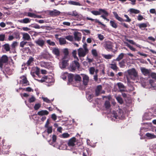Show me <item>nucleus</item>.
<instances>
[{
	"label": "nucleus",
	"mask_w": 156,
	"mask_h": 156,
	"mask_svg": "<svg viewBox=\"0 0 156 156\" xmlns=\"http://www.w3.org/2000/svg\"><path fill=\"white\" fill-rule=\"evenodd\" d=\"M40 64L41 67L48 69H49L51 67V63L50 62L42 61L40 62Z\"/></svg>",
	"instance_id": "nucleus-10"
},
{
	"label": "nucleus",
	"mask_w": 156,
	"mask_h": 156,
	"mask_svg": "<svg viewBox=\"0 0 156 156\" xmlns=\"http://www.w3.org/2000/svg\"><path fill=\"white\" fill-rule=\"evenodd\" d=\"M31 20L28 18H26L20 21V22L22 23H27L30 22Z\"/></svg>",
	"instance_id": "nucleus-28"
},
{
	"label": "nucleus",
	"mask_w": 156,
	"mask_h": 156,
	"mask_svg": "<svg viewBox=\"0 0 156 156\" xmlns=\"http://www.w3.org/2000/svg\"><path fill=\"white\" fill-rule=\"evenodd\" d=\"M99 10L101 11L102 13H104V14L102 15L101 16V17L103 18L105 20H106L108 21L109 20V19H107L106 17L108 16V13L106 11L105 9H100Z\"/></svg>",
	"instance_id": "nucleus-8"
},
{
	"label": "nucleus",
	"mask_w": 156,
	"mask_h": 156,
	"mask_svg": "<svg viewBox=\"0 0 156 156\" xmlns=\"http://www.w3.org/2000/svg\"><path fill=\"white\" fill-rule=\"evenodd\" d=\"M116 99L118 101V102L120 104H122L123 103V101L122 98L120 96H117L116 98Z\"/></svg>",
	"instance_id": "nucleus-41"
},
{
	"label": "nucleus",
	"mask_w": 156,
	"mask_h": 156,
	"mask_svg": "<svg viewBox=\"0 0 156 156\" xmlns=\"http://www.w3.org/2000/svg\"><path fill=\"white\" fill-rule=\"evenodd\" d=\"M22 82L23 84H24V86L29 85V82L27 80L26 77L24 76L22 80Z\"/></svg>",
	"instance_id": "nucleus-29"
},
{
	"label": "nucleus",
	"mask_w": 156,
	"mask_h": 156,
	"mask_svg": "<svg viewBox=\"0 0 156 156\" xmlns=\"http://www.w3.org/2000/svg\"><path fill=\"white\" fill-rule=\"evenodd\" d=\"M72 55L74 58L77 61H79L78 58L76 56V50H73L72 52Z\"/></svg>",
	"instance_id": "nucleus-46"
},
{
	"label": "nucleus",
	"mask_w": 156,
	"mask_h": 156,
	"mask_svg": "<svg viewBox=\"0 0 156 156\" xmlns=\"http://www.w3.org/2000/svg\"><path fill=\"white\" fill-rule=\"evenodd\" d=\"M128 73L129 75H133L135 77H136L137 75V73L134 68L128 70Z\"/></svg>",
	"instance_id": "nucleus-12"
},
{
	"label": "nucleus",
	"mask_w": 156,
	"mask_h": 156,
	"mask_svg": "<svg viewBox=\"0 0 156 156\" xmlns=\"http://www.w3.org/2000/svg\"><path fill=\"white\" fill-rule=\"evenodd\" d=\"M151 76L152 78L156 80V73H152L151 74Z\"/></svg>",
	"instance_id": "nucleus-63"
},
{
	"label": "nucleus",
	"mask_w": 156,
	"mask_h": 156,
	"mask_svg": "<svg viewBox=\"0 0 156 156\" xmlns=\"http://www.w3.org/2000/svg\"><path fill=\"white\" fill-rule=\"evenodd\" d=\"M83 83L84 85H87L89 81V77L87 75L83 74Z\"/></svg>",
	"instance_id": "nucleus-14"
},
{
	"label": "nucleus",
	"mask_w": 156,
	"mask_h": 156,
	"mask_svg": "<svg viewBox=\"0 0 156 156\" xmlns=\"http://www.w3.org/2000/svg\"><path fill=\"white\" fill-rule=\"evenodd\" d=\"M41 104L39 103H37L35 104L34 107V109L35 110H38L41 107Z\"/></svg>",
	"instance_id": "nucleus-52"
},
{
	"label": "nucleus",
	"mask_w": 156,
	"mask_h": 156,
	"mask_svg": "<svg viewBox=\"0 0 156 156\" xmlns=\"http://www.w3.org/2000/svg\"><path fill=\"white\" fill-rule=\"evenodd\" d=\"M143 19H144V18L141 15H139L137 17V20L139 21H141L143 20Z\"/></svg>",
	"instance_id": "nucleus-64"
},
{
	"label": "nucleus",
	"mask_w": 156,
	"mask_h": 156,
	"mask_svg": "<svg viewBox=\"0 0 156 156\" xmlns=\"http://www.w3.org/2000/svg\"><path fill=\"white\" fill-rule=\"evenodd\" d=\"M69 60V57H63L62 58V61L61 62L62 66H60L61 68H65L68 65V62Z\"/></svg>",
	"instance_id": "nucleus-5"
},
{
	"label": "nucleus",
	"mask_w": 156,
	"mask_h": 156,
	"mask_svg": "<svg viewBox=\"0 0 156 156\" xmlns=\"http://www.w3.org/2000/svg\"><path fill=\"white\" fill-rule=\"evenodd\" d=\"M112 116L113 117L116 119H119L122 116L123 114V112L122 110H120L118 112L115 111H113L112 113Z\"/></svg>",
	"instance_id": "nucleus-6"
},
{
	"label": "nucleus",
	"mask_w": 156,
	"mask_h": 156,
	"mask_svg": "<svg viewBox=\"0 0 156 156\" xmlns=\"http://www.w3.org/2000/svg\"><path fill=\"white\" fill-rule=\"evenodd\" d=\"M68 14L73 16L76 17L77 18H79L80 17V15L79 14L76 10L72 12H69Z\"/></svg>",
	"instance_id": "nucleus-15"
},
{
	"label": "nucleus",
	"mask_w": 156,
	"mask_h": 156,
	"mask_svg": "<svg viewBox=\"0 0 156 156\" xmlns=\"http://www.w3.org/2000/svg\"><path fill=\"white\" fill-rule=\"evenodd\" d=\"M62 136L63 138H66L69 136V135L68 133H65L62 134Z\"/></svg>",
	"instance_id": "nucleus-60"
},
{
	"label": "nucleus",
	"mask_w": 156,
	"mask_h": 156,
	"mask_svg": "<svg viewBox=\"0 0 156 156\" xmlns=\"http://www.w3.org/2000/svg\"><path fill=\"white\" fill-rule=\"evenodd\" d=\"M5 38V34H0V41H3Z\"/></svg>",
	"instance_id": "nucleus-61"
},
{
	"label": "nucleus",
	"mask_w": 156,
	"mask_h": 156,
	"mask_svg": "<svg viewBox=\"0 0 156 156\" xmlns=\"http://www.w3.org/2000/svg\"><path fill=\"white\" fill-rule=\"evenodd\" d=\"M4 49L6 51H9L10 50V47L9 44H4L3 46Z\"/></svg>",
	"instance_id": "nucleus-36"
},
{
	"label": "nucleus",
	"mask_w": 156,
	"mask_h": 156,
	"mask_svg": "<svg viewBox=\"0 0 156 156\" xmlns=\"http://www.w3.org/2000/svg\"><path fill=\"white\" fill-rule=\"evenodd\" d=\"M129 11L131 13H133L136 14L140 13V11L139 10L133 8L130 9L129 10Z\"/></svg>",
	"instance_id": "nucleus-34"
},
{
	"label": "nucleus",
	"mask_w": 156,
	"mask_h": 156,
	"mask_svg": "<svg viewBox=\"0 0 156 156\" xmlns=\"http://www.w3.org/2000/svg\"><path fill=\"white\" fill-rule=\"evenodd\" d=\"M36 100V98L35 97L32 96L28 100V102L30 103H31L32 102H34Z\"/></svg>",
	"instance_id": "nucleus-51"
},
{
	"label": "nucleus",
	"mask_w": 156,
	"mask_h": 156,
	"mask_svg": "<svg viewBox=\"0 0 156 156\" xmlns=\"http://www.w3.org/2000/svg\"><path fill=\"white\" fill-rule=\"evenodd\" d=\"M63 52L64 55L63 57H69L68 55L69 54V51L68 49L67 48H65L64 49Z\"/></svg>",
	"instance_id": "nucleus-43"
},
{
	"label": "nucleus",
	"mask_w": 156,
	"mask_h": 156,
	"mask_svg": "<svg viewBox=\"0 0 156 156\" xmlns=\"http://www.w3.org/2000/svg\"><path fill=\"white\" fill-rule=\"evenodd\" d=\"M52 53L55 55L56 57H59L60 56V51L58 48H54L52 50Z\"/></svg>",
	"instance_id": "nucleus-19"
},
{
	"label": "nucleus",
	"mask_w": 156,
	"mask_h": 156,
	"mask_svg": "<svg viewBox=\"0 0 156 156\" xmlns=\"http://www.w3.org/2000/svg\"><path fill=\"white\" fill-rule=\"evenodd\" d=\"M60 13V12L56 9H54L53 11H49V15L52 16L59 15Z\"/></svg>",
	"instance_id": "nucleus-11"
},
{
	"label": "nucleus",
	"mask_w": 156,
	"mask_h": 156,
	"mask_svg": "<svg viewBox=\"0 0 156 156\" xmlns=\"http://www.w3.org/2000/svg\"><path fill=\"white\" fill-rule=\"evenodd\" d=\"M110 25L113 28L116 29L118 27V24L117 23H115V20H110Z\"/></svg>",
	"instance_id": "nucleus-25"
},
{
	"label": "nucleus",
	"mask_w": 156,
	"mask_h": 156,
	"mask_svg": "<svg viewBox=\"0 0 156 156\" xmlns=\"http://www.w3.org/2000/svg\"><path fill=\"white\" fill-rule=\"evenodd\" d=\"M74 79L76 81H80L81 80V78L80 76L79 75L76 74L74 76Z\"/></svg>",
	"instance_id": "nucleus-44"
},
{
	"label": "nucleus",
	"mask_w": 156,
	"mask_h": 156,
	"mask_svg": "<svg viewBox=\"0 0 156 156\" xmlns=\"http://www.w3.org/2000/svg\"><path fill=\"white\" fill-rule=\"evenodd\" d=\"M86 19L87 20H91L92 21H93L94 20L95 23H98L99 24L102 25L104 27H106V25L105 24H104L103 23H101V22H100L99 20H98L97 19H94L92 18H90L87 17H86Z\"/></svg>",
	"instance_id": "nucleus-17"
},
{
	"label": "nucleus",
	"mask_w": 156,
	"mask_h": 156,
	"mask_svg": "<svg viewBox=\"0 0 156 156\" xmlns=\"http://www.w3.org/2000/svg\"><path fill=\"white\" fill-rule=\"evenodd\" d=\"M47 76H44L43 77H42L41 80L36 79L38 81L40 82L41 83H43L44 82H48V81L47 80Z\"/></svg>",
	"instance_id": "nucleus-40"
},
{
	"label": "nucleus",
	"mask_w": 156,
	"mask_h": 156,
	"mask_svg": "<svg viewBox=\"0 0 156 156\" xmlns=\"http://www.w3.org/2000/svg\"><path fill=\"white\" fill-rule=\"evenodd\" d=\"M50 57V55L48 53H43L40 56L41 58L45 59H48Z\"/></svg>",
	"instance_id": "nucleus-26"
},
{
	"label": "nucleus",
	"mask_w": 156,
	"mask_h": 156,
	"mask_svg": "<svg viewBox=\"0 0 156 156\" xmlns=\"http://www.w3.org/2000/svg\"><path fill=\"white\" fill-rule=\"evenodd\" d=\"M35 74H36L37 76H39L40 74V69L38 67H36V69L35 72Z\"/></svg>",
	"instance_id": "nucleus-59"
},
{
	"label": "nucleus",
	"mask_w": 156,
	"mask_h": 156,
	"mask_svg": "<svg viewBox=\"0 0 156 156\" xmlns=\"http://www.w3.org/2000/svg\"><path fill=\"white\" fill-rule=\"evenodd\" d=\"M74 75L73 74H69L68 75V81L69 83L71 82L73 79Z\"/></svg>",
	"instance_id": "nucleus-37"
},
{
	"label": "nucleus",
	"mask_w": 156,
	"mask_h": 156,
	"mask_svg": "<svg viewBox=\"0 0 156 156\" xmlns=\"http://www.w3.org/2000/svg\"><path fill=\"white\" fill-rule=\"evenodd\" d=\"M78 61L77 60L73 61L70 64V69L72 71H74L77 69L78 70L80 67L79 63L78 62Z\"/></svg>",
	"instance_id": "nucleus-3"
},
{
	"label": "nucleus",
	"mask_w": 156,
	"mask_h": 156,
	"mask_svg": "<svg viewBox=\"0 0 156 156\" xmlns=\"http://www.w3.org/2000/svg\"><path fill=\"white\" fill-rule=\"evenodd\" d=\"M76 139L75 137H73L70 139L68 143V145L69 147L72 148L75 146V143L76 142Z\"/></svg>",
	"instance_id": "nucleus-9"
},
{
	"label": "nucleus",
	"mask_w": 156,
	"mask_h": 156,
	"mask_svg": "<svg viewBox=\"0 0 156 156\" xmlns=\"http://www.w3.org/2000/svg\"><path fill=\"white\" fill-rule=\"evenodd\" d=\"M49 114L48 112L46 110H42L37 112V114L39 115L43 116L44 115H47Z\"/></svg>",
	"instance_id": "nucleus-23"
},
{
	"label": "nucleus",
	"mask_w": 156,
	"mask_h": 156,
	"mask_svg": "<svg viewBox=\"0 0 156 156\" xmlns=\"http://www.w3.org/2000/svg\"><path fill=\"white\" fill-rule=\"evenodd\" d=\"M60 44L61 45L65 44L66 43V41L64 38L60 37L58 38Z\"/></svg>",
	"instance_id": "nucleus-35"
},
{
	"label": "nucleus",
	"mask_w": 156,
	"mask_h": 156,
	"mask_svg": "<svg viewBox=\"0 0 156 156\" xmlns=\"http://www.w3.org/2000/svg\"><path fill=\"white\" fill-rule=\"evenodd\" d=\"M43 100L45 102L48 103H50V101L47 98H43Z\"/></svg>",
	"instance_id": "nucleus-62"
},
{
	"label": "nucleus",
	"mask_w": 156,
	"mask_h": 156,
	"mask_svg": "<svg viewBox=\"0 0 156 156\" xmlns=\"http://www.w3.org/2000/svg\"><path fill=\"white\" fill-rule=\"evenodd\" d=\"M146 136L149 139H152L156 137V136L153 134L147 133L146 134Z\"/></svg>",
	"instance_id": "nucleus-32"
},
{
	"label": "nucleus",
	"mask_w": 156,
	"mask_h": 156,
	"mask_svg": "<svg viewBox=\"0 0 156 156\" xmlns=\"http://www.w3.org/2000/svg\"><path fill=\"white\" fill-rule=\"evenodd\" d=\"M35 42L39 46L42 47L44 44L45 42L43 40L38 39L35 41Z\"/></svg>",
	"instance_id": "nucleus-18"
},
{
	"label": "nucleus",
	"mask_w": 156,
	"mask_h": 156,
	"mask_svg": "<svg viewBox=\"0 0 156 156\" xmlns=\"http://www.w3.org/2000/svg\"><path fill=\"white\" fill-rule=\"evenodd\" d=\"M126 46H127L128 47H129L130 49L132 50L133 51H136V49L134 48L132 46L130 45L129 44H128V43H126Z\"/></svg>",
	"instance_id": "nucleus-55"
},
{
	"label": "nucleus",
	"mask_w": 156,
	"mask_h": 156,
	"mask_svg": "<svg viewBox=\"0 0 156 156\" xmlns=\"http://www.w3.org/2000/svg\"><path fill=\"white\" fill-rule=\"evenodd\" d=\"M47 43L49 45L51 46H55V44L54 41H52L50 40H48L46 41Z\"/></svg>",
	"instance_id": "nucleus-45"
},
{
	"label": "nucleus",
	"mask_w": 156,
	"mask_h": 156,
	"mask_svg": "<svg viewBox=\"0 0 156 156\" xmlns=\"http://www.w3.org/2000/svg\"><path fill=\"white\" fill-rule=\"evenodd\" d=\"M102 89V87L101 85H98L97 86L95 90V95L96 97H98L99 95L101 93H103L105 91L101 93V90Z\"/></svg>",
	"instance_id": "nucleus-7"
},
{
	"label": "nucleus",
	"mask_w": 156,
	"mask_h": 156,
	"mask_svg": "<svg viewBox=\"0 0 156 156\" xmlns=\"http://www.w3.org/2000/svg\"><path fill=\"white\" fill-rule=\"evenodd\" d=\"M117 85L118 86L119 88V89L120 92H122L125 91L124 89L125 87L124 85L122 83L120 82L118 83H117Z\"/></svg>",
	"instance_id": "nucleus-21"
},
{
	"label": "nucleus",
	"mask_w": 156,
	"mask_h": 156,
	"mask_svg": "<svg viewBox=\"0 0 156 156\" xmlns=\"http://www.w3.org/2000/svg\"><path fill=\"white\" fill-rule=\"evenodd\" d=\"M23 38L24 40L29 41L31 39L30 35L27 33H23Z\"/></svg>",
	"instance_id": "nucleus-24"
},
{
	"label": "nucleus",
	"mask_w": 156,
	"mask_h": 156,
	"mask_svg": "<svg viewBox=\"0 0 156 156\" xmlns=\"http://www.w3.org/2000/svg\"><path fill=\"white\" fill-rule=\"evenodd\" d=\"M69 3L71 5H75L81 6V4L79 2L74 1H70L69 2Z\"/></svg>",
	"instance_id": "nucleus-33"
},
{
	"label": "nucleus",
	"mask_w": 156,
	"mask_h": 156,
	"mask_svg": "<svg viewBox=\"0 0 156 156\" xmlns=\"http://www.w3.org/2000/svg\"><path fill=\"white\" fill-rule=\"evenodd\" d=\"M113 13L115 19L120 22L125 21L127 22H130L131 21V20L129 18L128 15L126 14H125L124 16L126 18V19L124 20L122 18L119 16L118 14L116 12H113Z\"/></svg>",
	"instance_id": "nucleus-2"
},
{
	"label": "nucleus",
	"mask_w": 156,
	"mask_h": 156,
	"mask_svg": "<svg viewBox=\"0 0 156 156\" xmlns=\"http://www.w3.org/2000/svg\"><path fill=\"white\" fill-rule=\"evenodd\" d=\"M18 45V43L17 41H14L11 45V47L12 49H14Z\"/></svg>",
	"instance_id": "nucleus-49"
},
{
	"label": "nucleus",
	"mask_w": 156,
	"mask_h": 156,
	"mask_svg": "<svg viewBox=\"0 0 156 156\" xmlns=\"http://www.w3.org/2000/svg\"><path fill=\"white\" fill-rule=\"evenodd\" d=\"M26 16L29 17H34V18L35 16L36 15L34 13L28 12L27 13V15H26Z\"/></svg>",
	"instance_id": "nucleus-54"
},
{
	"label": "nucleus",
	"mask_w": 156,
	"mask_h": 156,
	"mask_svg": "<svg viewBox=\"0 0 156 156\" xmlns=\"http://www.w3.org/2000/svg\"><path fill=\"white\" fill-rule=\"evenodd\" d=\"M125 61L123 59L122 61L119 62V66L120 68H124L125 66Z\"/></svg>",
	"instance_id": "nucleus-39"
},
{
	"label": "nucleus",
	"mask_w": 156,
	"mask_h": 156,
	"mask_svg": "<svg viewBox=\"0 0 156 156\" xmlns=\"http://www.w3.org/2000/svg\"><path fill=\"white\" fill-rule=\"evenodd\" d=\"M34 61V58L31 56L30 57V58L27 61V62L25 64V65H26L27 66H30L31 64L33 63Z\"/></svg>",
	"instance_id": "nucleus-22"
},
{
	"label": "nucleus",
	"mask_w": 156,
	"mask_h": 156,
	"mask_svg": "<svg viewBox=\"0 0 156 156\" xmlns=\"http://www.w3.org/2000/svg\"><path fill=\"white\" fill-rule=\"evenodd\" d=\"M78 51V55L80 58L81 57H84L88 52V51H87V49H85V50L81 48H79Z\"/></svg>",
	"instance_id": "nucleus-4"
},
{
	"label": "nucleus",
	"mask_w": 156,
	"mask_h": 156,
	"mask_svg": "<svg viewBox=\"0 0 156 156\" xmlns=\"http://www.w3.org/2000/svg\"><path fill=\"white\" fill-rule=\"evenodd\" d=\"M124 54L122 53H120L118 56V57L115 60L116 61H119L122 60L124 57Z\"/></svg>",
	"instance_id": "nucleus-31"
},
{
	"label": "nucleus",
	"mask_w": 156,
	"mask_h": 156,
	"mask_svg": "<svg viewBox=\"0 0 156 156\" xmlns=\"http://www.w3.org/2000/svg\"><path fill=\"white\" fill-rule=\"evenodd\" d=\"M104 105L106 109H109L111 107L110 102L108 101H106Z\"/></svg>",
	"instance_id": "nucleus-42"
},
{
	"label": "nucleus",
	"mask_w": 156,
	"mask_h": 156,
	"mask_svg": "<svg viewBox=\"0 0 156 156\" xmlns=\"http://www.w3.org/2000/svg\"><path fill=\"white\" fill-rule=\"evenodd\" d=\"M32 27L35 29H39L41 28H42V26L40 27L39 25L37 24H31Z\"/></svg>",
	"instance_id": "nucleus-48"
},
{
	"label": "nucleus",
	"mask_w": 156,
	"mask_h": 156,
	"mask_svg": "<svg viewBox=\"0 0 156 156\" xmlns=\"http://www.w3.org/2000/svg\"><path fill=\"white\" fill-rule=\"evenodd\" d=\"M74 35L75 41H79L81 40L82 35L79 32H75Z\"/></svg>",
	"instance_id": "nucleus-13"
},
{
	"label": "nucleus",
	"mask_w": 156,
	"mask_h": 156,
	"mask_svg": "<svg viewBox=\"0 0 156 156\" xmlns=\"http://www.w3.org/2000/svg\"><path fill=\"white\" fill-rule=\"evenodd\" d=\"M102 56L105 58L107 59H110L112 57V55H102Z\"/></svg>",
	"instance_id": "nucleus-50"
},
{
	"label": "nucleus",
	"mask_w": 156,
	"mask_h": 156,
	"mask_svg": "<svg viewBox=\"0 0 156 156\" xmlns=\"http://www.w3.org/2000/svg\"><path fill=\"white\" fill-rule=\"evenodd\" d=\"M147 24H149L148 22L146 23H141L139 24L138 25L140 28L142 29L143 28H146L147 27Z\"/></svg>",
	"instance_id": "nucleus-30"
},
{
	"label": "nucleus",
	"mask_w": 156,
	"mask_h": 156,
	"mask_svg": "<svg viewBox=\"0 0 156 156\" xmlns=\"http://www.w3.org/2000/svg\"><path fill=\"white\" fill-rule=\"evenodd\" d=\"M27 43V41H22L20 42V46L22 48H23L24 46Z\"/></svg>",
	"instance_id": "nucleus-58"
},
{
	"label": "nucleus",
	"mask_w": 156,
	"mask_h": 156,
	"mask_svg": "<svg viewBox=\"0 0 156 156\" xmlns=\"http://www.w3.org/2000/svg\"><path fill=\"white\" fill-rule=\"evenodd\" d=\"M91 12L93 15L95 16L100 15L101 14V13H102L101 11L99 10V11H91Z\"/></svg>",
	"instance_id": "nucleus-38"
},
{
	"label": "nucleus",
	"mask_w": 156,
	"mask_h": 156,
	"mask_svg": "<svg viewBox=\"0 0 156 156\" xmlns=\"http://www.w3.org/2000/svg\"><path fill=\"white\" fill-rule=\"evenodd\" d=\"M95 72V68L94 67H91L89 69V72L91 74H93Z\"/></svg>",
	"instance_id": "nucleus-56"
},
{
	"label": "nucleus",
	"mask_w": 156,
	"mask_h": 156,
	"mask_svg": "<svg viewBox=\"0 0 156 156\" xmlns=\"http://www.w3.org/2000/svg\"><path fill=\"white\" fill-rule=\"evenodd\" d=\"M47 129V132L48 134L51 133L52 132V127L49 126L48 127H46Z\"/></svg>",
	"instance_id": "nucleus-57"
},
{
	"label": "nucleus",
	"mask_w": 156,
	"mask_h": 156,
	"mask_svg": "<svg viewBox=\"0 0 156 156\" xmlns=\"http://www.w3.org/2000/svg\"><path fill=\"white\" fill-rule=\"evenodd\" d=\"M65 38L67 40H69L71 41H72L73 40V37L71 35L67 36Z\"/></svg>",
	"instance_id": "nucleus-53"
},
{
	"label": "nucleus",
	"mask_w": 156,
	"mask_h": 156,
	"mask_svg": "<svg viewBox=\"0 0 156 156\" xmlns=\"http://www.w3.org/2000/svg\"><path fill=\"white\" fill-rule=\"evenodd\" d=\"M112 43L110 42H108L106 43L105 47L108 50H111L112 49Z\"/></svg>",
	"instance_id": "nucleus-20"
},
{
	"label": "nucleus",
	"mask_w": 156,
	"mask_h": 156,
	"mask_svg": "<svg viewBox=\"0 0 156 156\" xmlns=\"http://www.w3.org/2000/svg\"><path fill=\"white\" fill-rule=\"evenodd\" d=\"M140 70L142 73L145 76L149 75L150 73V70L145 68L141 67Z\"/></svg>",
	"instance_id": "nucleus-16"
},
{
	"label": "nucleus",
	"mask_w": 156,
	"mask_h": 156,
	"mask_svg": "<svg viewBox=\"0 0 156 156\" xmlns=\"http://www.w3.org/2000/svg\"><path fill=\"white\" fill-rule=\"evenodd\" d=\"M8 61V57L7 56L5 55H3L1 58H0V69L1 71L4 74H6L5 72L7 74L9 75L10 74L11 70L9 67H6L5 68V71L3 70V63L7 62Z\"/></svg>",
	"instance_id": "nucleus-1"
},
{
	"label": "nucleus",
	"mask_w": 156,
	"mask_h": 156,
	"mask_svg": "<svg viewBox=\"0 0 156 156\" xmlns=\"http://www.w3.org/2000/svg\"><path fill=\"white\" fill-rule=\"evenodd\" d=\"M110 65L111 66L110 68L115 71L117 72V70H119V68L117 66V65L116 63L111 64Z\"/></svg>",
	"instance_id": "nucleus-27"
},
{
	"label": "nucleus",
	"mask_w": 156,
	"mask_h": 156,
	"mask_svg": "<svg viewBox=\"0 0 156 156\" xmlns=\"http://www.w3.org/2000/svg\"><path fill=\"white\" fill-rule=\"evenodd\" d=\"M91 53L93 56L96 57L98 56L97 50L95 49H93L91 51Z\"/></svg>",
	"instance_id": "nucleus-47"
}]
</instances>
